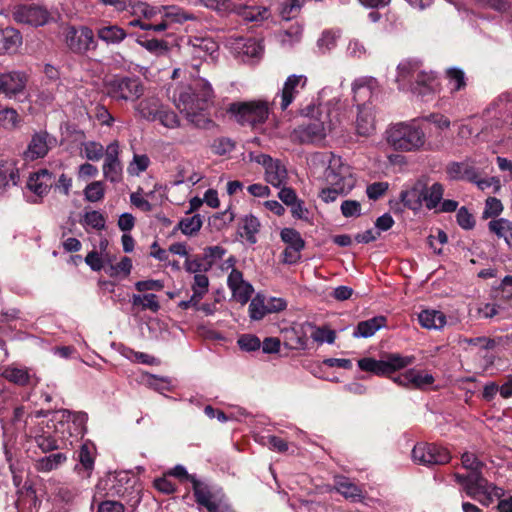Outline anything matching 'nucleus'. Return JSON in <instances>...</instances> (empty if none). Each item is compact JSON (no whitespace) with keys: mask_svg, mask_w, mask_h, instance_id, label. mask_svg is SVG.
<instances>
[{"mask_svg":"<svg viewBox=\"0 0 512 512\" xmlns=\"http://www.w3.org/2000/svg\"><path fill=\"white\" fill-rule=\"evenodd\" d=\"M213 98V88L204 78L194 79L191 85L181 86L174 94L176 107L198 128H206L211 123L204 112Z\"/></svg>","mask_w":512,"mask_h":512,"instance_id":"1","label":"nucleus"},{"mask_svg":"<svg viewBox=\"0 0 512 512\" xmlns=\"http://www.w3.org/2000/svg\"><path fill=\"white\" fill-rule=\"evenodd\" d=\"M300 114L309 118L291 134L292 140L300 144H320L336 126L331 118L332 111L328 108L311 104L301 109Z\"/></svg>","mask_w":512,"mask_h":512,"instance_id":"2","label":"nucleus"},{"mask_svg":"<svg viewBox=\"0 0 512 512\" xmlns=\"http://www.w3.org/2000/svg\"><path fill=\"white\" fill-rule=\"evenodd\" d=\"M308 164L313 174L324 168L323 181L327 186L338 187L340 191H351L356 179L351 167L344 163L341 157L331 153H313Z\"/></svg>","mask_w":512,"mask_h":512,"instance_id":"3","label":"nucleus"},{"mask_svg":"<svg viewBox=\"0 0 512 512\" xmlns=\"http://www.w3.org/2000/svg\"><path fill=\"white\" fill-rule=\"evenodd\" d=\"M384 139L390 148L398 152L422 151L427 143L424 130L414 120L390 125Z\"/></svg>","mask_w":512,"mask_h":512,"instance_id":"4","label":"nucleus"},{"mask_svg":"<svg viewBox=\"0 0 512 512\" xmlns=\"http://www.w3.org/2000/svg\"><path fill=\"white\" fill-rule=\"evenodd\" d=\"M457 483L463 486L468 496L478 500L483 505H490L495 499L504 495V490L483 477L482 473H468L454 475Z\"/></svg>","mask_w":512,"mask_h":512,"instance_id":"5","label":"nucleus"},{"mask_svg":"<svg viewBox=\"0 0 512 512\" xmlns=\"http://www.w3.org/2000/svg\"><path fill=\"white\" fill-rule=\"evenodd\" d=\"M104 92L115 101L134 102L144 94V86L138 77L115 75L104 81Z\"/></svg>","mask_w":512,"mask_h":512,"instance_id":"6","label":"nucleus"},{"mask_svg":"<svg viewBox=\"0 0 512 512\" xmlns=\"http://www.w3.org/2000/svg\"><path fill=\"white\" fill-rule=\"evenodd\" d=\"M228 112L240 125L256 128L268 119L269 107L266 102L260 100L237 102L229 106Z\"/></svg>","mask_w":512,"mask_h":512,"instance_id":"7","label":"nucleus"},{"mask_svg":"<svg viewBox=\"0 0 512 512\" xmlns=\"http://www.w3.org/2000/svg\"><path fill=\"white\" fill-rule=\"evenodd\" d=\"M414 361L415 357L412 355L402 356L398 353H390L381 360L371 357L362 358L358 360V367L362 371L370 372L377 376H386L413 364Z\"/></svg>","mask_w":512,"mask_h":512,"instance_id":"8","label":"nucleus"},{"mask_svg":"<svg viewBox=\"0 0 512 512\" xmlns=\"http://www.w3.org/2000/svg\"><path fill=\"white\" fill-rule=\"evenodd\" d=\"M412 459L424 466L443 465L451 460V455L446 448L435 444L418 443L412 450Z\"/></svg>","mask_w":512,"mask_h":512,"instance_id":"9","label":"nucleus"},{"mask_svg":"<svg viewBox=\"0 0 512 512\" xmlns=\"http://www.w3.org/2000/svg\"><path fill=\"white\" fill-rule=\"evenodd\" d=\"M13 19L20 24L39 27L51 19L50 12L43 6L35 4L17 5L12 10Z\"/></svg>","mask_w":512,"mask_h":512,"instance_id":"10","label":"nucleus"},{"mask_svg":"<svg viewBox=\"0 0 512 512\" xmlns=\"http://www.w3.org/2000/svg\"><path fill=\"white\" fill-rule=\"evenodd\" d=\"M64 41L70 51L76 54H84L95 47L93 31L87 27L75 28L68 26L63 32Z\"/></svg>","mask_w":512,"mask_h":512,"instance_id":"11","label":"nucleus"},{"mask_svg":"<svg viewBox=\"0 0 512 512\" xmlns=\"http://www.w3.org/2000/svg\"><path fill=\"white\" fill-rule=\"evenodd\" d=\"M188 53L194 60L205 61L208 58L214 59L218 53L219 46L210 37H190L187 43Z\"/></svg>","mask_w":512,"mask_h":512,"instance_id":"12","label":"nucleus"},{"mask_svg":"<svg viewBox=\"0 0 512 512\" xmlns=\"http://www.w3.org/2000/svg\"><path fill=\"white\" fill-rule=\"evenodd\" d=\"M281 239L287 244L283 252L285 264H295L301 258V250L304 248V240L300 233L293 228H284L280 233Z\"/></svg>","mask_w":512,"mask_h":512,"instance_id":"13","label":"nucleus"},{"mask_svg":"<svg viewBox=\"0 0 512 512\" xmlns=\"http://www.w3.org/2000/svg\"><path fill=\"white\" fill-rule=\"evenodd\" d=\"M27 75L20 71L0 73V93L8 98H14L24 93Z\"/></svg>","mask_w":512,"mask_h":512,"instance_id":"14","label":"nucleus"},{"mask_svg":"<svg viewBox=\"0 0 512 512\" xmlns=\"http://www.w3.org/2000/svg\"><path fill=\"white\" fill-rule=\"evenodd\" d=\"M307 84V77L305 75L292 74L285 80L282 90L277 94L280 97V108L286 110L289 105L294 101L296 96L304 89Z\"/></svg>","mask_w":512,"mask_h":512,"instance_id":"15","label":"nucleus"},{"mask_svg":"<svg viewBox=\"0 0 512 512\" xmlns=\"http://www.w3.org/2000/svg\"><path fill=\"white\" fill-rule=\"evenodd\" d=\"M227 285L232 292L233 299L242 305L250 300L254 292L253 286L244 280L242 272L237 269H233L228 275Z\"/></svg>","mask_w":512,"mask_h":512,"instance_id":"16","label":"nucleus"},{"mask_svg":"<svg viewBox=\"0 0 512 512\" xmlns=\"http://www.w3.org/2000/svg\"><path fill=\"white\" fill-rule=\"evenodd\" d=\"M99 487H103L106 496L109 497H124L129 494L133 488L132 479L127 473H118L110 476L99 483Z\"/></svg>","mask_w":512,"mask_h":512,"instance_id":"17","label":"nucleus"},{"mask_svg":"<svg viewBox=\"0 0 512 512\" xmlns=\"http://www.w3.org/2000/svg\"><path fill=\"white\" fill-rule=\"evenodd\" d=\"M353 100L359 104L370 103L371 98L378 93V81L373 77H360L352 84Z\"/></svg>","mask_w":512,"mask_h":512,"instance_id":"18","label":"nucleus"},{"mask_svg":"<svg viewBox=\"0 0 512 512\" xmlns=\"http://www.w3.org/2000/svg\"><path fill=\"white\" fill-rule=\"evenodd\" d=\"M195 16L176 6L161 7L160 21L156 23V32H163L172 24H182L189 20H194Z\"/></svg>","mask_w":512,"mask_h":512,"instance_id":"19","label":"nucleus"},{"mask_svg":"<svg viewBox=\"0 0 512 512\" xmlns=\"http://www.w3.org/2000/svg\"><path fill=\"white\" fill-rule=\"evenodd\" d=\"M479 170L475 162L471 159H466L461 162H451L446 166V173L449 179L468 181L471 183L476 181Z\"/></svg>","mask_w":512,"mask_h":512,"instance_id":"20","label":"nucleus"},{"mask_svg":"<svg viewBox=\"0 0 512 512\" xmlns=\"http://www.w3.org/2000/svg\"><path fill=\"white\" fill-rule=\"evenodd\" d=\"M358 112L355 121V130L359 136L369 137L375 130L374 107L371 103L358 105Z\"/></svg>","mask_w":512,"mask_h":512,"instance_id":"21","label":"nucleus"},{"mask_svg":"<svg viewBox=\"0 0 512 512\" xmlns=\"http://www.w3.org/2000/svg\"><path fill=\"white\" fill-rule=\"evenodd\" d=\"M52 145V138L45 131L35 133L32 136L27 149L24 152L26 160H36L47 155Z\"/></svg>","mask_w":512,"mask_h":512,"instance_id":"22","label":"nucleus"},{"mask_svg":"<svg viewBox=\"0 0 512 512\" xmlns=\"http://www.w3.org/2000/svg\"><path fill=\"white\" fill-rule=\"evenodd\" d=\"M422 64L415 60H404L397 67L396 81L400 89H414V81Z\"/></svg>","mask_w":512,"mask_h":512,"instance_id":"23","label":"nucleus"},{"mask_svg":"<svg viewBox=\"0 0 512 512\" xmlns=\"http://www.w3.org/2000/svg\"><path fill=\"white\" fill-rule=\"evenodd\" d=\"M54 176L47 169H40L32 173L27 181V188L37 197H44L53 187Z\"/></svg>","mask_w":512,"mask_h":512,"instance_id":"24","label":"nucleus"},{"mask_svg":"<svg viewBox=\"0 0 512 512\" xmlns=\"http://www.w3.org/2000/svg\"><path fill=\"white\" fill-rule=\"evenodd\" d=\"M19 180V171L12 159L0 157V195L10 187L16 186Z\"/></svg>","mask_w":512,"mask_h":512,"instance_id":"25","label":"nucleus"},{"mask_svg":"<svg viewBox=\"0 0 512 512\" xmlns=\"http://www.w3.org/2000/svg\"><path fill=\"white\" fill-rule=\"evenodd\" d=\"M334 489L351 502H361L364 499L363 490L345 476L334 477Z\"/></svg>","mask_w":512,"mask_h":512,"instance_id":"26","label":"nucleus"},{"mask_svg":"<svg viewBox=\"0 0 512 512\" xmlns=\"http://www.w3.org/2000/svg\"><path fill=\"white\" fill-rule=\"evenodd\" d=\"M233 14H237L245 21L258 22L266 20L269 16V9L264 6H246L242 4L233 5Z\"/></svg>","mask_w":512,"mask_h":512,"instance_id":"27","label":"nucleus"},{"mask_svg":"<svg viewBox=\"0 0 512 512\" xmlns=\"http://www.w3.org/2000/svg\"><path fill=\"white\" fill-rule=\"evenodd\" d=\"M22 44V36L14 28L0 30V54L15 53Z\"/></svg>","mask_w":512,"mask_h":512,"instance_id":"28","label":"nucleus"},{"mask_svg":"<svg viewBox=\"0 0 512 512\" xmlns=\"http://www.w3.org/2000/svg\"><path fill=\"white\" fill-rule=\"evenodd\" d=\"M68 457L65 453L58 452L38 458L34 463V468L40 473H49L59 469L67 461Z\"/></svg>","mask_w":512,"mask_h":512,"instance_id":"29","label":"nucleus"},{"mask_svg":"<svg viewBox=\"0 0 512 512\" xmlns=\"http://www.w3.org/2000/svg\"><path fill=\"white\" fill-rule=\"evenodd\" d=\"M386 324V318L383 316H376L371 319L361 321L357 324L353 332L356 338H368L373 336L379 329Z\"/></svg>","mask_w":512,"mask_h":512,"instance_id":"30","label":"nucleus"},{"mask_svg":"<svg viewBox=\"0 0 512 512\" xmlns=\"http://www.w3.org/2000/svg\"><path fill=\"white\" fill-rule=\"evenodd\" d=\"M160 110L161 103L159 99L155 97L144 98L135 106L137 114L147 121L157 120V115Z\"/></svg>","mask_w":512,"mask_h":512,"instance_id":"31","label":"nucleus"},{"mask_svg":"<svg viewBox=\"0 0 512 512\" xmlns=\"http://www.w3.org/2000/svg\"><path fill=\"white\" fill-rule=\"evenodd\" d=\"M288 178L287 169L279 160H274L265 169L266 181L274 187L285 184Z\"/></svg>","mask_w":512,"mask_h":512,"instance_id":"32","label":"nucleus"},{"mask_svg":"<svg viewBox=\"0 0 512 512\" xmlns=\"http://www.w3.org/2000/svg\"><path fill=\"white\" fill-rule=\"evenodd\" d=\"M420 325L426 329H442L446 324V316L437 310H424L418 315Z\"/></svg>","mask_w":512,"mask_h":512,"instance_id":"33","label":"nucleus"},{"mask_svg":"<svg viewBox=\"0 0 512 512\" xmlns=\"http://www.w3.org/2000/svg\"><path fill=\"white\" fill-rule=\"evenodd\" d=\"M437 86L436 78L432 72H427L423 67L420 68V73L414 81V93L425 95L428 92L435 91Z\"/></svg>","mask_w":512,"mask_h":512,"instance_id":"34","label":"nucleus"},{"mask_svg":"<svg viewBox=\"0 0 512 512\" xmlns=\"http://www.w3.org/2000/svg\"><path fill=\"white\" fill-rule=\"evenodd\" d=\"M196 502L204 506L209 512H218L219 504L210 490L199 483L194 484Z\"/></svg>","mask_w":512,"mask_h":512,"instance_id":"35","label":"nucleus"},{"mask_svg":"<svg viewBox=\"0 0 512 512\" xmlns=\"http://www.w3.org/2000/svg\"><path fill=\"white\" fill-rule=\"evenodd\" d=\"M97 36L107 44H119L126 38L127 33L117 25H106L98 29Z\"/></svg>","mask_w":512,"mask_h":512,"instance_id":"36","label":"nucleus"},{"mask_svg":"<svg viewBox=\"0 0 512 512\" xmlns=\"http://www.w3.org/2000/svg\"><path fill=\"white\" fill-rule=\"evenodd\" d=\"M489 230L503 238L509 247H512V222L504 218L491 220L488 224Z\"/></svg>","mask_w":512,"mask_h":512,"instance_id":"37","label":"nucleus"},{"mask_svg":"<svg viewBox=\"0 0 512 512\" xmlns=\"http://www.w3.org/2000/svg\"><path fill=\"white\" fill-rule=\"evenodd\" d=\"M1 375L9 382L20 386L28 384L30 379L29 372L26 368H19L13 365L4 367Z\"/></svg>","mask_w":512,"mask_h":512,"instance_id":"38","label":"nucleus"},{"mask_svg":"<svg viewBox=\"0 0 512 512\" xmlns=\"http://www.w3.org/2000/svg\"><path fill=\"white\" fill-rule=\"evenodd\" d=\"M402 203L411 210H419L423 201V190L418 187L402 191L400 194Z\"/></svg>","mask_w":512,"mask_h":512,"instance_id":"39","label":"nucleus"},{"mask_svg":"<svg viewBox=\"0 0 512 512\" xmlns=\"http://www.w3.org/2000/svg\"><path fill=\"white\" fill-rule=\"evenodd\" d=\"M133 307L141 308V310H150L157 312L160 309L158 297L155 294H134L131 299Z\"/></svg>","mask_w":512,"mask_h":512,"instance_id":"40","label":"nucleus"},{"mask_svg":"<svg viewBox=\"0 0 512 512\" xmlns=\"http://www.w3.org/2000/svg\"><path fill=\"white\" fill-rule=\"evenodd\" d=\"M203 221L199 214L182 218L177 224L175 230H180L186 236H193L197 234L201 227Z\"/></svg>","mask_w":512,"mask_h":512,"instance_id":"41","label":"nucleus"},{"mask_svg":"<svg viewBox=\"0 0 512 512\" xmlns=\"http://www.w3.org/2000/svg\"><path fill=\"white\" fill-rule=\"evenodd\" d=\"M408 378H410V387L417 389H424L435 381L432 374L414 368L408 369Z\"/></svg>","mask_w":512,"mask_h":512,"instance_id":"42","label":"nucleus"},{"mask_svg":"<svg viewBox=\"0 0 512 512\" xmlns=\"http://www.w3.org/2000/svg\"><path fill=\"white\" fill-rule=\"evenodd\" d=\"M196 3L215 11L219 15L232 14L234 1L232 0H196Z\"/></svg>","mask_w":512,"mask_h":512,"instance_id":"43","label":"nucleus"},{"mask_svg":"<svg viewBox=\"0 0 512 512\" xmlns=\"http://www.w3.org/2000/svg\"><path fill=\"white\" fill-rule=\"evenodd\" d=\"M444 188L440 183H434L432 186L423 191V201L428 209H434L440 204L443 197Z\"/></svg>","mask_w":512,"mask_h":512,"instance_id":"44","label":"nucleus"},{"mask_svg":"<svg viewBox=\"0 0 512 512\" xmlns=\"http://www.w3.org/2000/svg\"><path fill=\"white\" fill-rule=\"evenodd\" d=\"M33 437L36 445L43 453L52 452L59 448L58 441L50 434L36 430Z\"/></svg>","mask_w":512,"mask_h":512,"instance_id":"45","label":"nucleus"},{"mask_svg":"<svg viewBox=\"0 0 512 512\" xmlns=\"http://www.w3.org/2000/svg\"><path fill=\"white\" fill-rule=\"evenodd\" d=\"M446 78L451 92H456L466 86L465 73L459 68H449L446 71Z\"/></svg>","mask_w":512,"mask_h":512,"instance_id":"46","label":"nucleus"},{"mask_svg":"<svg viewBox=\"0 0 512 512\" xmlns=\"http://www.w3.org/2000/svg\"><path fill=\"white\" fill-rule=\"evenodd\" d=\"M242 228L244 230V236L246 240L252 244L256 242V234L260 228V222L257 217L253 215H247L242 220Z\"/></svg>","mask_w":512,"mask_h":512,"instance_id":"47","label":"nucleus"},{"mask_svg":"<svg viewBox=\"0 0 512 512\" xmlns=\"http://www.w3.org/2000/svg\"><path fill=\"white\" fill-rule=\"evenodd\" d=\"M249 316L252 320H261L269 314L268 307L264 298L260 295L255 296L249 304Z\"/></svg>","mask_w":512,"mask_h":512,"instance_id":"48","label":"nucleus"},{"mask_svg":"<svg viewBox=\"0 0 512 512\" xmlns=\"http://www.w3.org/2000/svg\"><path fill=\"white\" fill-rule=\"evenodd\" d=\"M150 165V159L146 154H134L132 161L129 163L127 171L132 176H139L147 170Z\"/></svg>","mask_w":512,"mask_h":512,"instance_id":"49","label":"nucleus"},{"mask_svg":"<svg viewBox=\"0 0 512 512\" xmlns=\"http://www.w3.org/2000/svg\"><path fill=\"white\" fill-rule=\"evenodd\" d=\"M133 13L136 15H142L145 19L152 20L154 23H157L160 21L161 8L139 2L134 6Z\"/></svg>","mask_w":512,"mask_h":512,"instance_id":"50","label":"nucleus"},{"mask_svg":"<svg viewBox=\"0 0 512 512\" xmlns=\"http://www.w3.org/2000/svg\"><path fill=\"white\" fill-rule=\"evenodd\" d=\"M132 269V261L129 257H123L119 263L111 264L106 268V273L110 277L128 276Z\"/></svg>","mask_w":512,"mask_h":512,"instance_id":"51","label":"nucleus"},{"mask_svg":"<svg viewBox=\"0 0 512 512\" xmlns=\"http://www.w3.org/2000/svg\"><path fill=\"white\" fill-rule=\"evenodd\" d=\"M340 37L339 31L326 30L322 33L321 37L317 41L318 48L323 52L332 50Z\"/></svg>","mask_w":512,"mask_h":512,"instance_id":"52","label":"nucleus"},{"mask_svg":"<svg viewBox=\"0 0 512 512\" xmlns=\"http://www.w3.org/2000/svg\"><path fill=\"white\" fill-rule=\"evenodd\" d=\"M137 43L145 48L150 53L159 56L168 52L167 42L158 39L141 40L137 39Z\"/></svg>","mask_w":512,"mask_h":512,"instance_id":"53","label":"nucleus"},{"mask_svg":"<svg viewBox=\"0 0 512 512\" xmlns=\"http://www.w3.org/2000/svg\"><path fill=\"white\" fill-rule=\"evenodd\" d=\"M184 266L187 272L196 275L207 272L211 268V262H206L204 256L195 257L193 259H186Z\"/></svg>","mask_w":512,"mask_h":512,"instance_id":"54","label":"nucleus"},{"mask_svg":"<svg viewBox=\"0 0 512 512\" xmlns=\"http://www.w3.org/2000/svg\"><path fill=\"white\" fill-rule=\"evenodd\" d=\"M461 463L463 468L469 470L470 473H482V468L485 466V464L471 452H465L462 454Z\"/></svg>","mask_w":512,"mask_h":512,"instance_id":"55","label":"nucleus"},{"mask_svg":"<svg viewBox=\"0 0 512 512\" xmlns=\"http://www.w3.org/2000/svg\"><path fill=\"white\" fill-rule=\"evenodd\" d=\"M105 190L102 182L94 181L84 189L85 199L89 202H98L103 199Z\"/></svg>","mask_w":512,"mask_h":512,"instance_id":"56","label":"nucleus"},{"mask_svg":"<svg viewBox=\"0 0 512 512\" xmlns=\"http://www.w3.org/2000/svg\"><path fill=\"white\" fill-rule=\"evenodd\" d=\"M238 45L241 46L242 53L249 57H259L263 51L262 46L257 42L256 39H239Z\"/></svg>","mask_w":512,"mask_h":512,"instance_id":"57","label":"nucleus"},{"mask_svg":"<svg viewBox=\"0 0 512 512\" xmlns=\"http://www.w3.org/2000/svg\"><path fill=\"white\" fill-rule=\"evenodd\" d=\"M482 171L479 170L477 173V179L476 181H473L472 183L476 184V186L484 191L486 189L492 188L494 193H497L501 189V182L498 177L492 176L488 178H481Z\"/></svg>","mask_w":512,"mask_h":512,"instance_id":"58","label":"nucleus"},{"mask_svg":"<svg viewBox=\"0 0 512 512\" xmlns=\"http://www.w3.org/2000/svg\"><path fill=\"white\" fill-rule=\"evenodd\" d=\"M83 224L96 230H103L106 226V219L99 211H90L85 213Z\"/></svg>","mask_w":512,"mask_h":512,"instance_id":"59","label":"nucleus"},{"mask_svg":"<svg viewBox=\"0 0 512 512\" xmlns=\"http://www.w3.org/2000/svg\"><path fill=\"white\" fill-rule=\"evenodd\" d=\"M64 413L67 414V418L75 425L77 434L83 436L86 432L87 413L71 411H64Z\"/></svg>","mask_w":512,"mask_h":512,"instance_id":"60","label":"nucleus"},{"mask_svg":"<svg viewBox=\"0 0 512 512\" xmlns=\"http://www.w3.org/2000/svg\"><path fill=\"white\" fill-rule=\"evenodd\" d=\"M157 120L166 128L175 129L180 126V120L177 114L171 110L161 109L157 115Z\"/></svg>","mask_w":512,"mask_h":512,"instance_id":"61","label":"nucleus"},{"mask_svg":"<svg viewBox=\"0 0 512 512\" xmlns=\"http://www.w3.org/2000/svg\"><path fill=\"white\" fill-rule=\"evenodd\" d=\"M303 2L304 0H286L282 4L280 11L281 17L285 20H290L291 18L295 17L300 11Z\"/></svg>","mask_w":512,"mask_h":512,"instance_id":"62","label":"nucleus"},{"mask_svg":"<svg viewBox=\"0 0 512 512\" xmlns=\"http://www.w3.org/2000/svg\"><path fill=\"white\" fill-rule=\"evenodd\" d=\"M191 289L197 296L204 297L209 289V279L207 275L205 273L194 275Z\"/></svg>","mask_w":512,"mask_h":512,"instance_id":"63","label":"nucleus"},{"mask_svg":"<svg viewBox=\"0 0 512 512\" xmlns=\"http://www.w3.org/2000/svg\"><path fill=\"white\" fill-rule=\"evenodd\" d=\"M104 147L102 144L90 141L84 144L85 157L91 161H98L104 155Z\"/></svg>","mask_w":512,"mask_h":512,"instance_id":"64","label":"nucleus"}]
</instances>
